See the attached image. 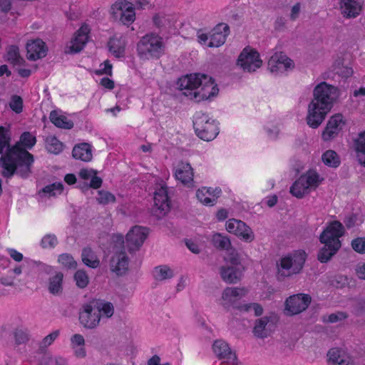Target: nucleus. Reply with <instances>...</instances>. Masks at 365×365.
<instances>
[{"label":"nucleus","mask_w":365,"mask_h":365,"mask_svg":"<svg viewBox=\"0 0 365 365\" xmlns=\"http://www.w3.org/2000/svg\"><path fill=\"white\" fill-rule=\"evenodd\" d=\"M10 142L9 129L0 126V154H3L6 149V153L0 158L1 175L10 179L14 175H17L23 179H26L32 174L34 156L21 148L19 143L11 146Z\"/></svg>","instance_id":"f257e3e1"},{"label":"nucleus","mask_w":365,"mask_h":365,"mask_svg":"<svg viewBox=\"0 0 365 365\" xmlns=\"http://www.w3.org/2000/svg\"><path fill=\"white\" fill-rule=\"evenodd\" d=\"M313 96L308 105L306 122L310 128L316 129L331 110L338 98V89L326 82H322L314 88Z\"/></svg>","instance_id":"f03ea898"},{"label":"nucleus","mask_w":365,"mask_h":365,"mask_svg":"<svg viewBox=\"0 0 365 365\" xmlns=\"http://www.w3.org/2000/svg\"><path fill=\"white\" fill-rule=\"evenodd\" d=\"M178 88L182 94L195 102L211 101L219 93L212 77L203 73H191L178 79Z\"/></svg>","instance_id":"7ed1b4c3"},{"label":"nucleus","mask_w":365,"mask_h":365,"mask_svg":"<svg viewBox=\"0 0 365 365\" xmlns=\"http://www.w3.org/2000/svg\"><path fill=\"white\" fill-rule=\"evenodd\" d=\"M247 293V290L245 288L227 287L222 294V299L224 301L222 304L227 310H229L230 307L244 312H248L250 309H253L255 316H261L263 313L261 304L258 303L243 304L240 302V299Z\"/></svg>","instance_id":"20e7f679"},{"label":"nucleus","mask_w":365,"mask_h":365,"mask_svg":"<svg viewBox=\"0 0 365 365\" xmlns=\"http://www.w3.org/2000/svg\"><path fill=\"white\" fill-rule=\"evenodd\" d=\"M163 38L155 33L143 36L137 43V52L142 59L160 58L165 53Z\"/></svg>","instance_id":"39448f33"},{"label":"nucleus","mask_w":365,"mask_h":365,"mask_svg":"<svg viewBox=\"0 0 365 365\" xmlns=\"http://www.w3.org/2000/svg\"><path fill=\"white\" fill-rule=\"evenodd\" d=\"M306 257V253L302 250L294 251L282 257L279 263H277L278 275L288 277L300 273L304 267Z\"/></svg>","instance_id":"423d86ee"},{"label":"nucleus","mask_w":365,"mask_h":365,"mask_svg":"<svg viewBox=\"0 0 365 365\" xmlns=\"http://www.w3.org/2000/svg\"><path fill=\"white\" fill-rule=\"evenodd\" d=\"M193 127L196 135L205 141L213 140L219 133L218 123L202 112L195 113Z\"/></svg>","instance_id":"0eeeda50"},{"label":"nucleus","mask_w":365,"mask_h":365,"mask_svg":"<svg viewBox=\"0 0 365 365\" xmlns=\"http://www.w3.org/2000/svg\"><path fill=\"white\" fill-rule=\"evenodd\" d=\"M110 14L116 20L119 19L124 25L131 24L135 19L133 4L126 0H118L111 6Z\"/></svg>","instance_id":"6e6552de"},{"label":"nucleus","mask_w":365,"mask_h":365,"mask_svg":"<svg viewBox=\"0 0 365 365\" xmlns=\"http://www.w3.org/2000/svg\"><path fill=\"white\" fill-rule=\"evenodd\" d=\"M94 303L93 300H91L88 303L83 304L79 309V322L86 329H95L100 323L101 315L98 313Z\"/></svg>","instance_id":"1a4fd4ad"},{"label":"nucleus","mask_w":365,"mask_h":365,"mask_svg":"<svg viewBox=\"0 0 365 365\" xmlns=\"http://www.w3.org/2000/svg\"><path fill=\"white\" fill-rule=\"evenodd\" d=\"M154 205L152 207V215L158 219L163 218L170 210V201L165 185L161 186L154 193Z\"/></svg>","instance_id":"9d476101"},{"label":"nucleus","mask_w":365,"mask_h":365,"mask_svg":"<svg viewBox=\"0 0 365 365\" xmlns=\"http://www.w3.org/2000/svg\"><path fill=\"white\" fill-rule=\"evenodd\" d=\"M262 61L259 58V53L254 49L245 48L242 50L237 58V65L244 71L254 72L262 66Z\"/></svg>","instance_id":"9b49d317"},{"label":"nucleus","mask_w":365,"mask_h":365,"mask_svg":"<svg viewBox=\"0 0 365 365\" xmlns=\"http://www.w3.org/2000/svg\"><path fill=\"white\" fill-rule=\"evenodd\" d=\"M346 125V120L341 113H336L331 116L322 133L324 141H331L336 138L343 130Z\"/></svg>","instance_id":"f8f14e48"},{"label":"nucleus","mask_w":365,"mask_h":365,"mask_svg":"<svg viewBox=\"0 0 365 365\" xmlns=\"http://www.w3.org/2000/svg\"><path fill=\"white\" fill-rule=\"evenodd\" d=\"M149 234V228L135 225L126 235V245L130 253L138 250Z\"/></svg>","instance_id":"ddd939ff"},{"label":"nucleus","mask_w":365,"mask_h":365,"mask_svg":"<svg viewBox=\"0 0 365 365\" xmlns=\"http://www.w3.org/2000/svg\"><path fill=\"white\" fill-rule=\"evenodd\" d=\"M226 230L233 233L242 240L251 242L255 240V234L252 229L244 222L235 218L230 219L226 222Z\"/></svg>","instance_id":"4468645a"},{"label":"nucleus","mask_w":365,"mask_h":365,"mask_svg":"<svg viewBox=\"0 0 365 365\" xmlns=\"http://www.w3.org/2000/svg\"><path fill=\"white\" fill-rule=\"evenodd\" d=\"M312 301L307 294H297L290 296L285 302V309L289 315L298 314L306 310Z\"/></svg>","instance_id":"2eb2a0df"},{"label":"nucleus","mask_w":365,"mask_h":365,"mask_svg":"<svg viewBox=\"0 0 365 365\" xmlns=\"http://www.w3.org/2000/svg\"><path fill=\"white\" fill-rule=\"evenodd\" d=\"M344 235V227L338 220H334L328 224L319 236V242L321 243L330 242L336 245V242L339 245H341L339 237Z\"/></svg>","instance_id":"dca6fc26"},{"label":"nucleus","mask_w":365,"mask_h":365,"mask_svg":"<svg viewBox=\"0 0 365 365\" xmlns=\"http://www.w3.org/2000/svg\"><path fill=\"white\" fill-rule=\"evenodd\" d=\"M27 58L36 61L47 55L48 48L45 42L40 38L30 40L26 43Z\"/></svg>","instance_id":"f3484780"},{"label":"nucleus","mask_w":365,"mask_h":365,"mask_svg":"<svg viewBox=\"0 0 365 365\" xmlns=\"http://www.w3.org/2000/svg\"><path fill=\"white\" fill-rule=\"evenodd\" d=\"M230 34V26L227 24H218L212 30L210 36L207 46L217 48L223 45L227 36Z\"/></svg>","instance_id":"a211bd4d"},{"label":"nucleus","mask_w":365,"mask_h":365,"mask_svg":"<svg viewBox=\"0 0 365 365\" xmlns=\"http://www.w3.org/2000/svg\"><path fill=\"white\" fill-rule=\"evenodd\" d=\"M129 259L124 251L116 252L110 258V269L117 276L124 275L128 270Z\"/></svg>","instance_id":"6ab92c4d"},{"label":"nucleus","mask_w":365,"mask_h":365,"mask_svg":"<svg viewBox=\"0 0 365 365\" xmlns=\"http://www.w3.org/2000/svg\"><path fill=\"white\" fill-rule=\"evenodd\" d=\"M268 66L272 73L284 72L294 66L292 59L281 53H275L269 60Z\"/></svg>","instance_id":"aec40b11"},{"label":"nucleus","mask_w":365,"mask_h":365,"mask_svg":"<svg viewBox=\"0 0 365 365\" xmlns=\"http://www.w3.org/2000/svg\"><path fill=\"white\" fill-rule=\"evenodd\" d=\"M212 350L219 359H224L227 363L234 364L237 356L229 346V344L222 339L215 340L212 344Z\"/></svg>","instance_id":"412c9836"},{"label":"nucleus","mask_w":365,"mask_h":365,"mask_svg":"<svg viewBox=\"0 0 365 365\" xmlns=\"http://www.w3.org/2000/svg\"><path fill=\"white\" fill-rule=\"evenodd\" d=\"M272 327L273 322L271 317H263L255 321L253 334L257 338H266L271 334Z\"/></svg>","instance_id":"4be33fe9"},{"label":"nucleus","mask_w":365,"mask_h":365,"mask_svg":"<svg viewBox=\"0 0 365 365\" xmlns=\"http://www.w3.org/2000/svg\"><path fill=\"white\" fill-rule=\"evenodd\" d=\"M221 278L227 284H236L241 280L242 269L240 267H221L220 270Z\"/></svg>","instance_id":"5701e85b"},{"label":"nucleus","mask_w":365,"mask_h":365,"mask_svg":"<svg viewBox=\"0 0 365 365\" xmlns=\"http://www.w3.org/2000/svg\"><path fill=\"white\" fill-rule=\"evenodd\" d=\"M363 0H340V9L346 18H354L359 14Z\"/></svg>","instance_id":"b1692460"},{"label":"nucleus","mask_w":365,"mask_h":365,"mask_svg":"<svg viewBox=\"0 0 365 365\" xmlns=\"http://www.w3.org/2000/svg\"><path fill=\"white\" fill-rule=\"evenodd\" d=\"M63 277L64 275L61 272H53L47 282V288L50 294L54 296L61 295L63 291Z\"/></svg>","instance_id":"393cba45"},{"label":"nucleus","mask_w":365,"mask_h":365,"mask_svg":"<svg viewBox=\"0 0 365 365\" xmlns=\"http://www.w3.org/2000/svg\"><path fill=\"white\" fill-rule=\"evenodd\" d=\"M89 32L90 29L86 24L81 26L77 31L76 35L73 41V45L71 46L72 53H76L83 49L88 41Z\"/></svg>","instance_id":"a878e982"},{"label":"nucleus","mask_w":365,"mask_h":365,"mask_svg":"<svg viewBox=\"0 0 365 365\" xmlns=\"http://www.w3.org/2000/svg\"><path fill=\"white\" fill-rule=\"evenodd\" d=\"M177 180L182 184L187 185L193 181V170L190 163L181 162L175 170Z\"/></svg>","instance_id":"bb28decb"},{"label":"nucleus","mask_w":365,"mask_h":365,"mask_svg":"<svg viewBox=\"0 0 365 365\" xmlns=\"http://www.w3.org/2000/svg\"><path fill=\"white\" fill-rule=\"evenodd\" d=\"M72 156L75 159L81 160L84 162L91 161L93 158L91 145L87 143L76 145L72 150Z\"/></svg>","instance_id":"cd10ccee"},{"label":"nucleus","mask_w":365,"mask_h":365,"mask_svg":"<svg viewBox=\"0 0 365 365\" xmlns=\"http://www.w3.org/2000/svg\"><path fill=\"white\" fill-rule=\"evenodd\" d=\"M323 244L324 246L318 252L317 259L321 263H327L334 255H336L341 247V245H339L338 242H336V245L330 242Z\"/></svg>","instance_id":"c85d7f7f"},{"label":"nucleus","mask_w":365,"mask_h":365,"mask_svg":"<svg viewBox=\"0 0 365 365\" xmlns=\"http://www.w3.org/2000/svg\"><path fill=\"white\" fill-rule=\"evenodd\" d=\"M38 353L41 355L38 359L39 365H67V361L62 357H54L52 354L41 347Z\"/></svg>","instance_id":"c756f323"},{"label":"nucleus","mask_w":365,"mask_h":365,"mask_svg":"<svg viewBox=\"0 0 365 365\" xmlns=\"http://www.w3.org/2000/svg\"><path fill=\"white\" fill-rule=\"evenodd\" d=\"M83 263L88 267L96 269L100 266V260L95 252L89 247H84L81 252Z\"/></svg>","instance_id":"7c9ffc66"},{"label":"nucleus","mask_w":365,"mask_h":365,"mask_svg":"<svg viewBox=\"0 0 365 365\" xmlns=\"http://www.w3.org/2000/svg\"><path fill=\"white\" fill-rule=\"evenodd\" d=\"M50 120L56 127L63 129H71L73 128V122L65 115H59L56 110H52L49 116Z\"/></svg>","instance_id":"2f4dec72"},{"label":"nucleus","mask_w":365,"mask_h":365,"mask_svg":"<svg viewBox=\"0 0 365 365\" xmlns=\"http://www.w3.org/2000/svg\"><path fill=\"white\" fill-rule=\"evenodd\" d=\"M108 46L109 51L115 57L119 58L124 56L125 45L121 39L115 37L110 38L108 43Z\"/></svg>","instance_id":"473e14b6"},{"label":"nucleus","mask_w":365,"mask_h":365,"mask_svg":"<svg viewBox=\"0 0 365 365\" xmlns=\"http://www.w3.org/2000/svg\"><path fill=\"white\" fill-rule=\"evenodd\" d=\"M289 192L297 198L301 199L309 192V189L304 183V179L299 177L290 187Z\"/></svg>","instance_id":"72a5a7b5"},{"label":"nucleus","mask_w":365,"mask_h":365,"mask_svg":"<svg viewBox=\"0 0 365 365\" xmlns=\"http://www.w3.org/2000/svg\"><path fill=\"white\" fill-rule=\"evenodd\" d=\"M5 58L6 61L14 66H21L26 63L25 60L20 55L19 47L15 45H11L9 47Z\"/></svg>","instance_id":"f704fd0d"},{"label":"nucleus","mask_w":365,"mask_h":365,"mask_svg":"<svg viewBox=\"0 0 365 365\" xmlns=\"http://www.w3.org/2000/svg\"><path fill=\"white\" fill-rule=\"evenodd\" d=\"M46 148L50 153L58 155L63 150V144L56 136H48L46 139Z\"/></svg>","instance_id":"c9c22d12"},{"label":"nucleus","mask_w":365,"mask_h":365,"mask_svg":"<svg viewBox=\"0 0 365 365\" xmlns=\"http://www.w3.org/2000/svg\"><path fill=\"white\" fill-rule=\"evenodd\" d=\"M357 158L359 163L365 167V131L359 135L355 141Z\"/></svg>","instance_id":"e433bc0d"},{"label":"nucleus","mask_w":365,"mask_h":365,"mask_svg":"<svg viewBox=\"0 0 365 365\" xmlns=\"http://www.w3.org/2000/svg\"><path fill=\"white\" fill-rule=\"evenodd\" d=\"M323 163L331 168H337L340 165V159L338 154L332 150H328L322 156Z\"/></svg>","instance_id":"4c0bfd02"},{"label":"nucleus","mask_w":365,"mask_h":365,"mask_svg":"<svg viewBox=\"0 0 365 365\" xmlns=\"http://www.w3.org/2000/svg\"><path fill=\"white\" fill-rule=\"evenodd\" d=\"M212 242L213 245L219 250H227L231 247L230 239L220 233L213 235Z\"/></svg>","instance_id":"58836bf2"},{"label":"nucleus","mask_w":365,"mask_h":365,"mask_svg":"<svg viewBox=\"0 0 365 365\" xmlns=\"http://www.w3.org/2000/svg\"><path fill=\"white\" fill-rule=\"evenodd\" d=\"M332 68L334 73L343 78H348L351 76L354 73L352 68L344 66L341 60L336 61Z\"/></svg>","instance_id":"ea45409f"},{"label":"nucleus","mask_w":365,"mask_h":365,"mask_svg":"<svg viewBox=\"0 0 365 365\" xmlns=\"http://www.w3.org/2000/svg\"><path fill=\"white\" fill-rule=\"evenodd\" d=\"M93 302H95V306L96 309L98 310V313L101 315V312H103L106 317H111L114 313V307L112 303L110 302H104L98 299H93Z\"/></svg>","instance_id":"a19ab883"},{"label":"nucleus","mask_w":365,"mask_h":365,"mask_svg":"<svg viewBox=\"0 0 365 365\" xmlns=\"http://www.w3.org/2000/svg\"><path fill=\"white\" fill-rule=\"evenodd\" d=\"M36 143V137L34 135H32L30 132L26 131L21 135L19 142H18L17 143H19V145L21 148L26 150L31 149L34 146Z\"/></svg>","instance_id":"79ce46f5"},{"label":"nucleus","mask_w":365,"mask_h":365,"mask_svg":"<svg viewBox=\"0 0 365 365\" xmlns=\"http://www.w3.org/2000/svg\"><path fill=\"white\" fill-rule=\"evenodd\" d=\"M154 278L157 280H164L173 277V270L166 265L158 266L155 268Z\"/></svg>","instance_id":"37998d69"},{"label":"nucleus","mask_w":365,"mask_h":365,"mask_svg":"<svg viewBox=\"0 0 365 365\" xmlns=\"http://www.w3.org/2000/svg\"><path fill=\"white\" fill-rule=\"evenodd\" d=\"M73 279L76 286L80 289L86 288L89 284V277L83 269L77 270L73 275Z\"/></svg>","instance_id":"c03bdc74"},{"label":"nucleus","mask_w":365,"mask_h":365,"mask_svg":"<svg viewBox=\"0 0 365 365\" xmlns=\"http://www.w3.org/2000/svg\"><path fill=\"white\" fill-rule=\"evenodd\" d=\"M58 241L56 235L47 234L44 235L40 242V246L43 249H54Z\"/></svg>","instance_id":"a18cd8bd"},{"label":"nucleus","mask_w":365,"mask_h":365,"mask_svg":"<svg viewBox=\"0 0 365 365\" xmlns=\"http://www.w3.org/2000/svg\"><path fill=\"white\" fill-rule=\"evenodd\" d=\"M227 251V255L225 257V259L230 262L232 265L231 266H236V267H242L241 265V259L239 253L237 252V250L232 247H230Z\"/></svg>","instance_id":"49530a36"},{"label":"nucleus","mask_w":365,"mask_h":365,"mask_svg":"<svg viewBox=\"0 0 365 365\" xmlns=\"http://www.w3.org/2000/svg\"><path fill=\"white\" fill-rule=\"evenodd\" d=\"M63 190V185L61 182H53L43 187L41 192L51 197L55 196L57 193L61 194Z\"/></svg>","instance_id":"de8ad7c7"},{"label":"nucleus","mask_w":365,"mask_h":365,"mask_svg":"<svg viewBox=\"0 0 365 365\" xmlns=\"http://www.w3.org/2000/svg\"><path fill=\"white\" fill-rule=\"evenodd\" d=\"M58 261L67 269H76L77 267V262L70 254L63 253L60 255Z\"/></svg>","instance_id":"09e8293b"},{"label":"nucleus","mask_w":365,"mask_h":365,"mask_svg":"<svg viewBox=\"0 0 365 365\" xmlns=\"http://www.w3.org/2000/svg\"><path fill=\"white\" fill-rule=\"evenodd\" d=\"M348 317V314L344 312H337L331 313L328 316L323 317V322L326 323H336L337 322L346 319Z\"/></svg>","instance_id":"8fccbe9b"},{"label":"nucleus","mask_w":365,"mask_h":365,"mask_svg":"<svg viewBox=\"0 0 365 365\" xmlns=\"http://www.w3.org/2000/svg\"><path fill=\"white\" fill-rule=\"evenodd\" d=\"M10 108L16 113H21L23 110V99L17 95L12 96L9 102Z\"/></svg>","instance_id":"3c124183"},{"label":"nucleus","mask_w":365,"mask_h":365,"mask_svg":"<svg viewBox=\"0 0 365 365\" xmlns=\"http://www.w3.org/2000/svg\"><path fill=\"white\" fill-rule=\"evenodd\" d=\"M304 179V183L308 186V188L311 186H317L319 175L316 172H309L307 175H302L300 176Z\"/></svg>","instance_id":"603ef678"},{"label":"nucleus","mask_w":365,"mask_h":365,"mask_svg":"<svg viewBox=\"0 0 365 365\" xmlns=\"http://www.w3.org/2000/svg\"><path fill=\"white\" fill-rule=\"evenodd\" d=\"M153 21L154 25L158 28L166 27L170 24V21L166 15L160 14L154 15Z\"/></svg>","instance_id":"864d4df0"},{"label":"nucleus","mask_w":365,"mask_h":365,"mask_svg":"<svg viewBox=\"0 0 365 365\" xmlns=\"http://www.w3.org/2000/svg\"><path fill=\"white\" fill-rule=\"evenodd\" d=\"M98 201L100 204H108L109 202H114L115 201V197L108 191H99Z\"/></svg>","instance_id":"5fc2aeb1"},{"label":"nucleus","mask_w":365,"mask_h":365,"mask_svg":"<svg viewBox=\"0 0 365 365\" xmlns=\"http://www.w3.org/2000/svg\"><path fill=\"white\" fill-rule=\"evenodd\" d=\"M351 247L353 250L359 253H365V237H357L351 241Z\"/></svg>","instance_id":"6e6d98bb"},{"label":"nucleus","mask_w":365,"mask_h":365,"mask_svg":"<svg viewBox=\"0 0 365 365\" xmlns=\"http://www.w3.org/2000/svg\"><path fill=\"white\" fill-rule=\"evenodd\" d=\"M329 361L333 364H336L345 355L341 354V351L336 348L331 349L327 354Z\"/></svg>","instance_id":"4d7b16f0"},{"label":"nucleus","mask_w":365,"mask_h":365,"mask_svg":"<svg viewBox=\"0 0 365 365\" xmlns=\"http://www.w3.org/2000/svg\"><path fill=\"white\" fill-rule=\"evenodd\" d=\"M14 337L17 344H24L29 340L28 334L21 329H16L15 331Z\"/></svg>","instance_id":"13d9d810"},{"label":"nucleus","mask_w":365,"mask_h":365,"mask_svg":"<svg viewBox=\"0 0 365 365\" xmlns=\"http://www.w3.org/2000/svg\"><path fill=\"white\" fill-rule=\"evenodd\" d=\"M58 335H59L58 330H56V331L51 332V334H49L48 335H47L43 339V341L41 342V345L40 346V348L41 347L42 349H44V347H46L47 346H49L50 344H51V343L58 337Z\"/></svg>","instance_id":"bf43d9fd"},{"label":"nucleus","mask_w":365,"mask_h":365,"mask_svg":"<svg viewBox=\"0 0 365 365\" xmlns=\"http://www.w3.org/2000/svg\"><path fill=\"white\" fill-rule=\"evenodd\" d=\"M104 68H100L95 71V73L96 75H103L106 74L108 76L112 75V64L110 63L108 60H106L103 62Z\"/></svg>","instance_id":"052dcab7"},{"label":"nucleus","mask_w":365,"mask_h":365,"mask_svg":"<svg viewBox=\"0 0 365 365\" xmlns=\"http://www.w3.org/2000/svg\"><path fill=\"white\" fill-rule=\"evenodd\" d=\"M102 179L100 177L93 175L91 178V182L89 185L85 184L83 187L88 188L92 187L93 189L99 188L102 185Z\"/></svg>","instance_id":"680f3d73"},{"label":"nucleus","mask_w":365,"mask_h":365,"mask_svg":"<svg viewBox=\"0 0 365 365\" xmlns=\"http://www.w3.org/2000/svg\"><path fill=\"white\" fill-rule=\"evenodd\" d=\"M114 247L120 248V251H124V237L122 235L116 234L113 236Z\"/></svg>","instance_id":"e2e57ef3"},{"label":"nucleus","mask_w":365,"mask_h":365,"mask_svg":"<svg viewBox=\"0 0 365 365\" xmlns=\"http://www.w3.org/2000/svg\"><path fill=\"white\" fill-rule=\"evenodd\" d=\"M285 18L282 16H278L274 23V29L277 31H283L285 29Z\"/></svg>","instance_id":"0e129e2a"},{"label":"nucleus","mask_w":365,"mask_h":365,"mask_svg":"<svg viewBox=\"0 0 365 365\" xmlns=\"http://www.w3.org/2000/svg\"><path fill=\"white\" fill-rule=\"evenodd\" d=\"M96 174L97 171L93 169L83 168L79 172V176L83 180H88Z\"/></svg>","instance_id":"69168bd1"},{"label":"nucleus","mask_w":365,"mask_h":365,"mask_svg":"<svg viewBox=\"0 0 365 365\" xmlns=\"http://www.w3.org/2000/svg\"><path fill=\"white\" fill-rule=\"evenodd\" d=\"M357 220V215L356 214H351L346 216L344 220L346 227L350 229L355 226Z\"/></svg>","instance_id":"338daca9"},{"label":"nucleus","mask_w":365,"mask_h":365,"mask_svg":"<svg viewBox=\"0 0 365 365\" xmlns=\"http://www.w3.org/2000/svg\"><path fill=\"white\" fill-rule=\"evenodd\" d=\"M354 309L357 314H361L365 312V299H360L356 302Z\"/></svg>","instance_id":"774afa93"}]
</instances>
